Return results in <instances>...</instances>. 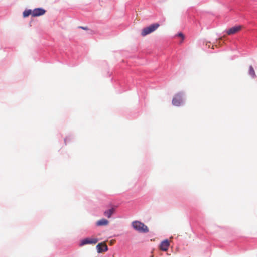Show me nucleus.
Returning a JSON list of instances; mask_svg holds the SVG:
<instances>
[{
    "instance_id": "nucleus-1",
    "label": "nucleus",
    "mask_w": 257,
    "mask_h": 257,
    "mask_svg": "<svg viewBox=\"0 0 257 257\" xmlns=\"http://www.w3.org/2000/svg\"><path fill=\"white\" fill-rule=\"evenodd\" d=\"M132 225L135 230L139 232L147 233L149 231L147 226L140 221H133Z\"/></svg>"
},
{
    "instance_id": "nucleus-2",
    "label": "nucleus",
    "mask_w": 257,
    "mask_h": 257,
    "mask_svg": "<svg viewBox=\"0 0 257 257\" xmlns=\"http://www.w3.org/2000/svg\"><path fill=\"white\" fill-rule=\"evenodd\" d=\"M159 26L160 25L158 23L152 24L148 27L143 29L141 34L143 37H144L155 31L159 27Z\"/></svg>"
},
{
    "instance_id": "nucleus-3",
    "label": "nucleus",
    "mask_w": 257,
    "mask_h": 257,
    "mask_svg": "<svg viewBox=\"0 0 257 257\" xmlns=\"http://www.w3.org/2000/svg\"><path fill=\"white\" fill-rule=\"evenodd\" d=\"M172 104L174 106H179L183 103V98L181 93L176 94L172 99Z\"/></svg>"
},
{
    "instance_id": "nucleus-4",
    "label": "nucleus",
    "mask_w": 257,
    "mask_h": 257,
    "mask_svg": "<svg viewBox=\"0 0 257 257\" xmlns=\"http://www.w3.org/2000/svg\"><path fill=\"white\" fill-rule=\"evenodd\" d=\"M98 240L96 238H86L81 241L80 245L83 246L88 244H95Z\"/></svg>"
},
{
    "instance_id": "nucleus-5",
    "label": "nucleus",
    "mask_w": 257,
    "mask_h": 257,
    "mask_svg": "<svg viewBox=\"0 0 257 257\" xmlns=\"http://www.w3.org/2000/svg\"><path fill=\"white\" fill-rule=\"evenodd\" d=\"M242 28L241 25H237L230 28L226 31V33L228 35H231L237 33L239 32Z\"/></svg>"
},
{
    "instance_id": "nucleus-6",
    "label": "nucleus",
    "mask_w": 257,
    "mask_h": 257,
    "mask_svg": "<svg viewBox=\"0 0 257 257\" xmlns=\"http://www.w3.org/2000/svg\"><path fill=\"white\" fill-rule=\"evenodd\" d=\"M46 11L42 8H36L32 11V16L38 17L44 15Z\"/></svg>"
},
{
    "instance_id": "nucleus-7",
    "label": "nucleus",
    "mask_w": 257,
    "mask_h": 257,
    "mask_svg": "<svg viewBox=\"0 0 257 257\" xmlns=\"http://www.w3.org/2000/svg\"><path fill=\"white\" fill-rule=\"evenodd\" d=\"M169 245V241L167 239H166L161 242L159 248L162 251H166L168 249Z\"/></svg>"
},
{
    "instance_id": "nucleus-8",
    "label": "nucleus",
    "mask_w": 257,
    "mask_h": 257,
    "mask_svg": "<svg viewBox=\"0 0 257 257\" xmlns=\"http://www.w3.org/2000/svg\"><path fill=\"white\" fill-rule=\"evenodd\" d=\"M96 249L98 253L105 252L108 250L107 245L105 243H100L97 245Z\"/></svg>"
},
{
    "instance_id": "nucleus-9",
    "label": "nucleus",
    "mask_w": 257,
    "mask_h": 257,
    "mask_svg": "<svg viewBox=\"0 0 257 257\" xmlns=\"http://www.w3.org/2000/svg\"><path fill=\"white\" fill-rule=\"evenodd\" d=\"M115 212V208H111L107 210H105L104 212V215L105 216L107 217L108 218H110L112 215Z\"/></svg>"
},
{
    "instance_id": "nucleus-10",
    "label": "nucleus",
    "mask_w": 257,
    "mask_h": 257,
    "mask_svg": "<svg viewBox=\"0 0 257 257\" xmlns=\"http://www.w3.org/2000/svg\"><path fill=\"white\" fill-rule=\"evenodd\" d=\"M109 221L105 219H102L97 221L96 225L98 226H106L107 225Z\"/></svg>"
},
{
    "instance_id": "nucleus-11",
    "label": "nucleus",
    "mask_w": 257,
    "mask_h": 257,
    "mask_svg": "<svg viewBox=\"0 0 257 257\" xmlns=\"http://www.w3.org/2000/svg\"><path fill=\"white\" fill-rule=\"evenodd\" d=\"M32 11L31 10H26L24 11L23 13V15L24 17H28L30 15H32Z\"/></svg>"
},
{
    "instance_id": "nucleus-12",
    "label": "nucleus",
    "mask_w": 257,
    "mask_h": 257,
    "mask_svg": "<svg viewBox=\"0 0 257 257\" xmlns=\"http://www.w3.org/2000/svg\"><path fill=\"white\" fill-rule=\"evenodd\" d=\"M249 74L253 77H254L255 76V71L252 66L249 67Z\"/></svg>"
},
{
    "instance_id": "nucleus-13",
    "label": "nucleus",
    "mask_w": 257,
    "mask_h": 257,
    "mask_svg": "<svg viewBox=\"0 0 257 257\" xmlns=\"http://www.w3.org/2000/svg\"><path fill=\"white\" fill-rule=\"evenodd\" d=\"M177 36L178 37H181L182 38V40L181 41V43L184 40V35L183 34V33H180L178 34H177Z\"/></svg>"
},
{
    "instance_id": "nucleus-14",
    "label": "nucleus",
    "mask_w": 257,
    "mask_h": 257,
    "mask_svg": "<svg viewBox=\"0 0 257 257\" xmlns=\"http://www.w3.org/2000/svg\"><path fill=\"white\" fill-rule=\"evenodd\" d=\"M78 28L82 29L85 30H89V28L87 27L79 26Z\"/></svg>"
},
{
    "instance_id": "nucleus-15",
    "label": "nucleus",
    "mask_w": 257,
    "mask_h": 257,
    "mask_svg": "<svg viewBox=\"0 0 257 257\" xmlns=\"http://www.w3.org/2000/svg\"><path fill=\"white\" fill-rule=\"evenodd\" d=\"M151 257H153V255L151 256Z\"/></svg>"
}]
</instances>
